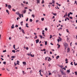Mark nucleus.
Instances as JSON below:
<instances>
[{
	"label": "nucleus",
	"instance_id": "obj_1",
	"mask_svg": "<svg viewBox=\"0 0 77 77\" xmlns=\"http://www.w3.org/2000/svg\"><path fill=\"white\" fill-rule=\"evenodd\" d=\"M60 72L62 74V75H66V73L65 72H63V70H60Z\"/></svg>",
	"mask_w": 77,
	"mask_h": 77
},
{
	"label": "nucleus",
	"instance_id": "obj_2",
	"mask_svg": "<svg viewBox=\"0 0 77 77\" xmlns=\"http://www.w3.org/2000/svg\"><path fill=\"white\" fill-rule=\"evenodd\" d=\"M64 45L65 47V49H66V47L68 46V45L67 44V43H66V42H64Z\"/></svg>",
	"mask_w": 77,
	"mask_h": 77
},
{
	"label": "nucleus",
	"instance_id": "obj_3",
	"mask_svg": "<svg viewBox=\"0 0 77 77\" xmlns=\"http://www.w3.org/2000/svg\"><path fill=\"white\" fill-rule=\"evenodd\" d=\"M11 8H12V7L11 6V5H8V8L9 9H11Z\"/></svg>",
	"mask_w": 77,
	"mask_h": 77
},
{
	"label": "nucleus",
	"instance_id": "obj_4",
	"mask_svg": "<svg viewBox=\"0 0 77 77\" xmlns=\"http://www.w3.org/2000/svg\"><path fill=\"white\" fill-rule=\"evenodd\" d=\"M31 52H30V56L31 57H34V56H35V55H32V54H31Z\"/></svg>",
	"mask_w": 77,
	"mask_h": 77
},
{
	"label": "nucleus",
	"instance_id": "obj_5",
	"mask_svg": "<svg viewBox=\"0 0 77 77\" xmlns=\"http://www.w3.org/2000/svg\"><path fill=\"white\" fill-rule=\"evenodd\" d=\"M36 44H38L39 42V39H37V40H35Z\"/></svg>",
	"mask_w": 77,
	"mask_h": 77
},
{
	"label": "nucleus",
	"instance_id": "obj_6",
	"mask_svg": "<svg viewBox=\"0 0 77 77\" xmlns=\"http://www.w3.org/2000/svg\"><path fill=\"white\" fill-rule=\"evenodd\" d=\"M23 65H26V64H27V63H26V62H23Z\"/></svg>",
	"mask_w": 77,
	"mask_h": 77
},
{
	"label": "nucleus",
	"instance_id": "obj_7",
	"mask_svg": "<svg viewBox=\"0 0 77 77\" xmlns=\"http://www.w3.org/2000/svg\"><path fill=\"white\" fill-rule=\"evenodd\" d=\"M36 1L37 4H38V3L39 4L40 3V1L39 0H36Z\"/></svg>",
	"mask_w": 77,
	"mask_h": 77
},
{
	"label": "nucleus",
	"instance_id": "obj_8",
	"mask_svg": "<svg viewBox=\"0 0 77 77\" xmlns=\"http://www.w3.org/2000/svg\"><path fill=\"white\" fill-rule=\"evenodd\" d=\"M23 14H25L26 12V10H24V11H23Z\"/></svg>",
	"mask_w": 77,
	"mask_h": 77
},
{
	"label": "nucleus",
	"instance_id": "obj_9",
	"mask_svg": "<svg viewBox=\"0 0 77 77\" xmlns=\"http://www.w3.org/2000/svg\"><path fill=\"white\" fill-rule=\"evenodd\" d=\"M19 63H20V61H18V60H17V65H20V64Z\"/></svg>",
	"mask_w": 77,
	"mask_h": 77
},
{
	"label": "nucleus",
	"instance_id": "obj_10",
	"mask_svg": "<svg viewBox=\"0 0 77 77\" xmlns=\"http://www.w3.org/2000/svg\"><path fill=\"white\" fill-rule=\"evenodd\" d=\"M67 72H68V73H69L70 72V70L69 69V70H67Z\"/></svg>",
	"mask_w": 77,
	"mask_h": 77
},
{
	"label": "nucleus",
	"instance_id": "obj_11",
	"mask_svg": "<svg viewBox=\"0 0 77 77\" xmlns=\"http://www.w3.org/2000/svg\"><path fill=\"white\" fill-rule=\"evenodd\" d=\"M12 26H11V29H14V28H15V27H14V24H13Z\"/></svg>",
	"mask_w": 77,
	"mask_h": 77
},
{
	"label": "nucleus",
	"instance_id": "obj_12",
	"mask_svg": "<svg viewBox=\"0 0 77 77\" xmlns=\"http://www.w3.org/2000/svg\"><path fill=\"white\" fill-rule=\"evenodd\" d=\"M44 32H45V31L44 30H43L42 31V34L43 35H44V34L45 33H44Z\"/></svg>",
	"mask_w": 77,
	"mask_h": 77
},
{
	"label": "nucleus",
	"instance_id": "obj_13",
	"mask_svg": "<svg viewBox=\"0 0 77 77\" xmlns=\"http://www.w3.org/2000/svg\"><path fill=\"white\" fill-rule=\"evenodd\" d=\"M23 21H22L21 22H20V25H21V26H23Z\"/></svg>",
	"mask_w": 77,
	"mask_h": 77
},
{
	"label": "nucleus",
	"instance_id": "obj_14",
	"mask_svg": "<svg viewBox=\"0 0 77 77\" xmlns=\"http://www.w3.org/2000/svg\"><path fill=\"white\" fill-rule=\"evenodd\" d=\"M52 3H53V4H54V3H55V1L53 0H52Z\"/></svg>",
	"mask_w": 77,
	"mask_h": 77
},
{
	"label": "nucleus",
	"instance_id": "obj_15",
	"mask_svg": "<svg viewBox=\"0 0 77 77\" xmlns=\"http://www.w3.org/2000/svg\"><path fill=\"white\" fill-rule=\"evenodd\" d=\"M26 27H29V26H28V23H26Z\"/></svg>",
	"mask_w": 77,
	"mask_h": 77
},
{
	"label": "nucleus",
	"instance_id": "obj_16",
	"mask_svg": "<svg viewBox=\"0 0 77 77\" xmlns=\"http://www.w3.org/2000/svg\"><path fill=\"white\" fill-rule=\"evenodd\" d=\"M21 31L23 33H25V32H24V29H21Z\"/></svg>",
	"mask_w": 77,
	"mask_h": 77
},
{
	"label": "nucleus",
	"instance_id": "obj_17",
	"mask_svg": "<svg viewBox=\"0 0 77 77\" xmlns=\"http://www.w3.org/2000/svg\"><path fill=\"white\" fill-rule=\"evenodd\" d=\"M18 15H19V17L20 18H21V15L20 14H19Z\"/></svg>",
	"mask_w": 77,
	"mask_h": 77
},
{
	"label": "nucleus",
	"instance_id": "obj_18",
	"mask_svg": "<svg viewBox=\"0 0 77 77\" xmlns=\"http://www.w3.org/2000/svg\"><path fill=\"white\" fill-rule=\"evenodd\" d=\"M59 57H60L59 56H58L56 57V59H58V58H59Z\"/></svg>",
	"mask_w": 77,
	"mask_h": 77
},
{
	"label": "nucleus",
	"instance_id": "obj_19",
	"mask_svg": "<svg viewBox=\"0 0 77 77\" xmlns=\"http://www.w3.org/2000/svg\"><path fill=\"white\" fill-rule=\"evenodd\" d=\"M45 45H47V41H46L45 42Z\"/></svg>",
	"mask_w": 77,
	"mask_h": 77
},
{
	"label": "nucleus",
	"instance_id": "obj_20",
	"mask_svg": "<svg viewBox=\"0 0 77 77\" xmlns=\"http://www.w3.org/2000/svg\"><path fill=\"white\" fill-rule=\"evenodd\" d=\"M3 63L5 65H6V62L5 61H4L3 62Z\"/></svg>",
	"mask_w": 77,
	"mask_h": 77
},
{
	"label": "nucleus",
	"instance_id": "obj_21",
	"mask_svg": "<svg viewBox=\"0 0 77 77\" xmlns=\"http://www.w3.org/2000/svg\"><path fill=\"white\" fill-rule=\"evenodd\" d=\"M41 20L42 21H44V18H42L41 19Z\"/></svg>",
	"mask_w": 77,
	"mask_h": 77
},
{
	"label": "nucleus",
	"instance_id": "obj_22",
	"mask_svg": "<svg viewBox=\"0 0 77 77\" xmlns=\"http://www.w3.org/2000/svg\"><path fill=\"white\" fill-rule=\"evenodd\" d=\"M12 52H13V53H15V50H13L12 51Z\"/></svg>",
	"mask_w": 77,
	"mask_h": 77
},
{
	"label": "nucleus",
	"instance_id": "obj_23",
	"mask_svg": "<svg viewBox=\"0 0 77 77\" xmlns=\"http://www.w3.org/2000/svg\"><path fill=\"white\" fill-rule=\"evenodd\" d=\"M74 64L75 66H76V65H77V63H76L75 64V62H74Z\"/></svg>",
	"mask_w": 77,
	"mask_h": 77
},
{
	"label": "nucleus",
	"instance_id": "obj_24",
	"mask_svg": "<svg viewBox=\"0 0 77 77\" xmlns=\"http://www.w3.org/2000/svg\"><path fill=\"white\" fill-rule=\"evenodd\" d=\"M32 17H33V18H35V15L32 14Z\"/></svg>",
	"mask_w": 77,
	"mask_h": 77
},
{
	"label": "nucleus",
	"instance_id": "obj_25",
	"mask_svg": "<svg viewBox=\"0 0 77 77\" xmlns=\"http://www.w3.org/2000/svg\"><path fill=\"white\" fill-rule=\"evenodd\" d=\"M66 31L67 33H69V31L68 30V29H66Z\"/></svg>",
	"mask_w": 77,
	"mask_h": 77
},
{
	"label": "nucleus",
	"instance_id": "obj_26",
	"mask_svg": "<svg viewBox=\"0 0 77 77\" xmlns=\"http://www.w3.org/2000/svg\"><path fill=\"white\" fill-rule=\"evenodd\" d=\"M13 48L14 49H15V45H13Z\"/></svg>",
	"mask_w": 77,
	"mask_h": 77
},
{
	"label": "nucleus",
	"instance_id": "obj_27",
	"mask_svg": "<svg viewBox=\"0 0 77 77\" xmlns=\"http://www.w3.org/2000/svg\"><path fill=\"white\" fill-rule=\"evenodd\" d=\"M16 14H17V15H18V14H19V12L18 11L16 13Z\"/></svg>",
	"mask_w": 77,
	"mask_h": 77
},
{
	"label": "nucleus",
	"instance_id": "obj_28",
	"mask_svg": "<svg viewBox=\"0 0 77 77\" xmlns=\"http://www.w3.org/2000/svg\"><path fill=\"white\" fill-rule=\"evenodd\" d=\"M11 57V58H13V59H14L15 56H12Z\"/></svg>",
	"mask_w": 77,
	"mask_h": 77
},
{
	"label": "nucleus",
	"instance_id": "obj_29",
	"mask_svg": "<svg viewBox=\"0 0 77 77\" xmlns=\"http://www.w3.org/2000/svg\"><path fill=\"white\" fill-rule=\"evenodd\" d=\"M44 3V0H43L42 1V4H43Z\"/></svg>",
	"mask_w": 77,
	"mask_h": 77
},
{
	"label": "nucleus",
	"instance_id": "obj_30",
	"mask_svg": "<svg viewBox=\"0 0 77 77\" xmlns=\"http://www.w3.org/2000/svg\"><path fill=\"white\" fill-rule=\"evenodd\" d=\"M50 39H51V38H52V37H53V36L50 35Z\"/></svg>",
	"mask_w": 77,
	"mask_h": 77
},
{
	"label": "nucleus",
	"instance_id": "obj_31",
	"mask_svg": "<svg viewBox=\"0 0 77 77\" xmlns=\"http://www.w3.org/2000/svg\"><path fill=\"white\" fill-rule=\"evenodd\" d=\"M30 22H32V21H33V20H32V19H30Z\"/></svg>",
	"mask_w": 77,
	"mask_h": 77
},
{
	"label": "nucleus",
	"instance_id": "obj_32",
	"mask_svg": "<svg viewBox=\"0 0 77 77\" xmlns=\"http://www.w3.org/2000/svg\"><path fill=\"white\" fill-rule=\"evenodd\" d=\"M48 57H46L45 58V60H47V59H48Z\"/></svg>",
	"mask_w": 77,
	"mask_h": 77
},
{
	"label": "nucleus",
	"instance_id": "obj_33",
	"mask_svg": "<svg viewBox=\"0 0 77 77\" xmlns=\"http://www.w3.org/2000/svg\"><path fill=\"white\" fill-rule=\"evenodd\" d=\"M53 15L54 16H56V13H53Z\"/></svg>",
	"mask_w": 77,
	"mask_h": 77
},
{
	"label": "nucleus",
	"instance_id": "obj_34",
	"mask_svg": "<svg viewBox=\"0 0 77 77\" xmlns=\"http://www.w3.org/2000/svg\"><path fill=\"white\" fill-rule=\"evenodd\" d=\"M69 14L70 15H71H71H72L73 13H72L71 12H70Z\"/></svg>",
	"mask_w": 77,
	"mask_h": 77
},
{
	"label": "nucleus",
	"instance_id": "obj_35",
	"mask_svg": "<svg viewBox=\"0 0 77 77\" xmlns=\"http://www.w3.org/2000/svg\"><path fill=\"white\" fill-rule=\"evenodd\" d=\"M26 49L27 50H29V48L28 47H26Z\"/></svg>",
	"mask_w": 77,
	"mask_h": 77
},
{
	"label": "nucleus",
	"instance_id": "obj_36",
	"mask_svg": "<svg viewBox=\"0 0 77 77\" xmlns=\"http://www.w3.org/2000/svg\"><path fill=\"white\" fill-rule=\"evenodd\" d=\"M60 47V45H59L58 47H57L58 48H59Z\"/></svg>",
	"mask_w": 77,
	"mask_h": 77
},
{
	"label": "nucleus",
	"instance_id": "obj_37",
	"mask_svg": "<svg viewBox=\"0 0 77 77\" xmlns=\"http://www.w3.org/2000/svg\"><path fill=\"white\" fill-rule=\"evenodd\" d=\"M39 20H37L36 21V23H38V22H39Z\"/></svg>",
	"mask_w": 77,
	"mask_h": 77
},
{
	"label": "nucleus",
	"instance_id": "obj_38",
	"mask_svg": "<svg viewBox=\"0 0 77 77\" xmlns=\"http://www.w3.org/2000/svg\"><path fill=\"white\" fill-rule=\"evenodd\" d=\"M39 36H40L41 38L42 39V36L41 35H39Z\"/></svg>",
	"mask_w": 77,
	"mask_h": 77
},
{
	"label": "nucleus",
	"instance_id": "obj_39",
	"mask_svg": "<svg viewBox=\"0 0 77 77\" xmlns=\"http://www.w3.org/2000/svg\"><path fill=\"white\" fill-rule=\"evenodd\" d=\"M6 52V50H5L4 51H3V53H5V52Z\"/></svg>",
	"mask_w": 77,
	"mask_h": 77
},
{
	"label": "nucleus",
	"instance_id": "obj_40",
	"mask_svg": "<svg viewBox=\"0 0 77 77\" xmlns=\"http://www.w3.org/2000/svg\"><path fill=\"white\" fill-rule=\"evenodd\" d=\"M6 11L7 13H8L9 12V11H8V10H6Z\"/></svg>",
	"mask_w": 77,
	"mask_h": 77
},
{
	"label": "nucleus",
	"instance_id": "obj_41",
	"mask_svg": "<svg viewBox=\"0 0 77 77\" xmlns=\"http://www.w3.org/2000/svg\"><path fill=\"white\" fill-rule=\"evenodd\" d=\"M45 30H46V31H47V30H48V29H47V28H46L45 29Z\"/></svg>",
	"mask_w": 77,
	"mask_h": 77
},
{
	"label": "nucleus",
	"instance_id": "obj_42",
	"mask_svg": "<svg viewBox=\"0 0 77 77\" xmlns=\"http://www.w3.org/2000/svg\"><path fill=\"white\" fill-rule=\"evenodd\" d=\"M29 11H30V12H32V9H29Z\"/></svg>",
	"mask_w": 77,
	"mask_h": 77
},
{
	"label": "nucleus",
	"instance_id": "obj_43",
	"mask_svg": "<svg viewBox=\"0 0 77 77\" xmlns=\"http://www.w3.org/2000/svg\"><path fill=\"white\" fill-rule=\"evenodd\" d=\"M60 67L62 69L63 68V66H60Z\"/></svg>",
	"mask_w": 77,
	"mask_h": 77
},
{
	"label": "nucleus",
	"instance_id": "obj_44",
	"mask_svg": "<svg viewBox=\"0 0 77 77\" xmlns=\"http://www.w3.org/2000/svg\"><path fill=\"white\" fill-rule=\"evenodd\" d=\"M15 27H18V25H16L15 26Z\"/></svg>",
	"mask_w": 77,
	"mask_h": 77
},
{
	"label": "nucleus",
	"instance_id": "obj_45",
	"mask_svg": "<svg viewBox=\"0 0 77 77\" xmlns=\"http://www.w3.org/2000/svg\"><path fill=\"white\" fill-rule=\"evenodd\" d=\"M13 11H14V12H15L16 10L13 8Z\"/></svg>",
	"mask_w": 77,
	"mask_h": 77
},
{
	"label": "nucleus",
	"instance_id": "obj_46",
	"mask_svg": "<svg viewBox=\"0 0 77 77\" xmlns=\"http://www.w3.org/2000/svg\"><path fill=\"white\" fill-rule=\"evenodd\" d=\"M59 39L60 40V39H62V38H60V37H58Z\"/></svg>",
	"mask_w": 77,
	"mask_h": 77
},
{
	"label": "nucleus",
	"instance_id": "obj_47",
	"mask_svg": "<svg viewBox=\"0 0 77 77\" xmlns=\"http://www.w3.org/2000/svg\"><path fill=\"white\" fill-rule=\"evenodd\" d=\"M64 69V70H66V68L65 67L63 68V69Z\"/></svg>",
	"mask_w": 77,
	"mask_h": 77
},
{
	"label": "nucleus",
	"instance_id": "obj_48",
	"mask_svg": "<svg viewBox=\"0 0 77 77\" xmlns=\"http://www.w3.org/2000/svg\"><path fill=\"white\" fill-rule=\"evenodd\" d=\"M69 15H70V14H69L68 13V17H69Z\"/></svg>",
	"mask_w": 77,
	"mask_h": 77
},
{
	"label": "nucleus",
	"instance_id": "obj_49",
	"mask_svg": "<svg viewBox=\"0 0 77 77\" xmlns=\"http://www.w3.org/2000/svg\"><path fill=\"white\" fill-rule=\"evenodd\" d=\"M29 20V18H27L26 20V21H28V20Z\"/></svg>",
	"mask_w": 77,
	"mask_h": 77
},
{
	"label": "nucleus",
	"instance_id": "obj_50",
	"mask_svg": "<svg viewBox=\"0 0 77 77\" xmlns=\"http://www.w3.org/2000/svg\"><path fill=\"white\" fill-rule=\"evenodd\" d=\"M58 77H61V76H60V75H59V74H58Z\"/></svg>",
	"mask_w": 77,
	"mask_h": 77
},
{
	"label": "nucleus",
	"instance_id": "obj_51",
	"mask_svg": "<svg viewBox=\"0 0 77 77\" xmlns=\"http://www.w3.org/2000/svg\"><path fill=\"white\" fill-rule=\"evenodd\" d=\"M75 75H77V72H75Z\"/></svg>",
	"mask_w": 77,
	"mask_h": 77
},
{
	"label": "nucleus",
	"instance_id": "obj_52",
	"mask_svg": "<svg viewBox=\"0 0 77 77\" xmlns=\"http://www.w3.org/2000/svg\"><path fill=\"white\" fill-rule=\"evenodd\" d=\"M32 70H31L30 72V74H31V73H32Z\"/></svg>",
	"mask_w": 77,
	"mask_h": 77
},
{
	"label": "nucleus",
	"instance_id": "obj_53",
	"mask_svg": "<svg viewBox=\"0 0 77 77\" xmlns=\"http://www.w3.org/2000/svg\"><path fill=\"white\" fill-rule=\"evenodd\" d=\"M65 61H68V59L67 58H66L65 60Z\"/></svg>",
	"mask_w": 77,
	"mask_h": 77
},
{
	"label": "nucleus",
	"instance_id": "obj_54",
	"mask_svg": "<svg viewBox=\"0 0 77 77\" xmlns=\"http://www.w3.org/2000/svg\"><path fill=\"white\" fill-rule=\"evenodd\" d=\"M27 55H28V56H30V53L29 54H27Z\"/></svg>",
	"mask_w": 77,
	"mask_h": 77
},
{
	"label": "nucleus",
	"instance_id": "obj_55",
	"mask_svg": "<svg viewBox=\"0 0 77 77\" xmlns=\"http://www.w3.org/2000/svg\"><path fill=\"white\" fill-rule=\"evenodd\" d=\"M71 65H73V64H72V62H71V63H70Z\"/></svg>",
	"mask_w": 77,
	"mask_h": 77
},
{
	"label": "nucleus",
	"instance_id": "obj_56",
	"mask_svg": "<svg viewBox=\"0 0 77 77\" xmlns=\"http://www.w3.org/2000/svg\"><path fill=\"white\" fill-rule=\"evenodd\" d=\"M57 41L58 42H59V41H60V40H59V39H58L57 40Z\"/></svg>",
	"mask_w": 77,
	"mask_h": 77
},
{
	"label": "nucleus",
	"instance_id": "obj_57",
	"mask_svg": "<svg viewBox=\"0 0 77 77\" xmlns=\"http://www.w3.org/2000/svg\"><path fill=\"white\" fill-rule=\"evenodd\" d=\"M69 18H70V19H72V17H69Z\"/></svg>",
	"mask_w": 77,
	"mask_h": 77
},
{
	"label": "nucleus",
	"instance_id": "obj_58",
	"mask_svg": "<svg viewBox=\"0 0 77 77\" xmlns=\"http://www.w3.org/2000/svg\"><path fill=\"white\" fill-rule=\"evenodd\" d=\"M5 5H6V6H5L6 7H8V4H6Z\"/></svg>",
	"mask_w": 77,
	"mask_h": 77
},
{
	"label": "nucleus",
	"instance_id": "obj_59",
	"mask_svg": "<svg viewBox=\"0 0 77 77\" xmlns=\"http://www.w3.org/2000/svg\"><path fill=\"white\" fill-rule=\"evenodd\" d=\"M20 17L17 18V20H18V19H20Z\"/></svg>",
	"mask_w": 77,
	"mask_h": 77
},
{
	"label": "nucleus",
	"instance_id": "obj_60",
	"mask_svg": "<svg viewBox=\"0 0 77 77\" xmlns=\"http://www.w3.org/2000/svg\"><path fill=\"white\" fill-rule=\"evenodd\" d=\"M9 40H11V37H10L9 38Z\"/></svg>",
	"mask_w": 77,
	"mask_h": 77
},
{
	"label": "nucleus",
	"instance_id": "obj_61",
	"mask_svg": "<svg viewBox=\"0 0 77 77\" xmlns=\"http://www.w3.org/2000/svg\"><path fill=\"white\" fill-rule=\"evenodd\" d=\"M67 51H69V48H68L67 49Z\"/></svg>",
	"mask_w": 77,
	"mask_h": 77
},
{
	"label": "nucleus",
	"instance_id": "obj_62",
	"mask_svg": "<svg viewBox=\"0 0 77 77\" xmlns=\"http://www.w3.org/2000/svg\"><path fill=\"white\" fill-rule=\"evenodd\" d=\"M51 73L50 72L49 73V75H51Z\"/></svg>",
	"mask_w": 77,
	"mask_h": 77
},
{
	"label": "nucleus",
	"instance_id": "obj_63",
	"mask_svg": "<svg viewBox=\"0 0 77 77\" xmlns=\"http://www.w3.org/2000/svg\"><path fill=\"white\" fill-rule=\"evenodd\" d=\"M19 29L20 30H21V27H19Z\"/></svg>",
	"mask_w": 77,
	"mask_h": 77
},
{
	"label": "nucleus",
	"instance_id": "obj_64",
	"mask_svg": "<svg viewBox=\"0 0 77 77\" xmlns=\"http://www.w3.org/2000/svg\"><path fill=\"white\" fill-rule=\"evenodd\" d=\"M22 72H23V75L24 74V71H23Z\"/></svg>",
	"mask_w": 77,
	"mask_h": 77
}]
</instances>
